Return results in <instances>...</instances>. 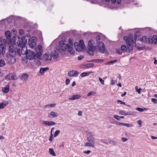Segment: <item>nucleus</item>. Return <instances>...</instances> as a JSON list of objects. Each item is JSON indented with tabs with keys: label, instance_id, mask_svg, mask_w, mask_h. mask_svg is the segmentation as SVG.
<instances>
[{
	"label": "nucleus",
	"instance_id": "nucleus-1",
	"mask_svg": "<svg viewBox=\"0 0 157 157\" xmlns=\"http://www.w3.org/2000/svg\"><path fill=\"white\" fill-rule=\"evenodd\" d=\"M59 51L61 53H63V52L68 50V51L71 54H73L75 53V51L73 48L69 46L68 45L65 44L63 41L59 42Z\"/></svg>",
	"mask_w": 157,
	"mask_h": 157
},
{
	"label": "nucleus",
	"instance_id": "nucleus-2",
	"mask_svg": "<svg viewBox=\"0 0 157 157\" xmlns=\"http://www.w3.org/2000/svg\"><path fill=\"white\" fill-rule=\"evenodd\" d=\"M93 40H89L88 42V46L87 49L88 53L91 56L94 55V51L96 49V46L93 45Z\"/></svg>",
	"mask_w": 157,
	"mask_h": 157
},
{
	"label": "nucleus",
	"instance_id": "nucleus-3",
	"mask_svg": "<svg viewBox=\"0 0 157 157\" xmlns=\"http://www.w3.org/2000/svg\"><path fill=\"white\" fill-rule=\"evenodd\" d=\"M79 43L75 42L74 43V47L76 50L78 52L82 51L85 49V46L82 40H80Z\"/></svg>",
	"mask_w": 157,
	"mask_h": 157
},
{
	"label": "nucleus",
	"instance_id": "nucleus-4",
	"mask_svg": "<svg viewBox=\"0 0 157 157\" xmlns=\"http://www.w3.org/2000/svg\"><path fill=\"white\" fill-rule=\"evenodd\" d=\"M12 40L13 41V43L16 45L21 47L22 44H25V43L23 42V40L21 39L19 37L17 38L14 36L13 37Z\"/></svg>",
	"mask_w": 157,
	"mask_h": 157
},
{
	"label": "nucleus",
	"instance_id": "nucleus-5",
	"mask_svg": "<svg viewBox=\"0 0 157 157\" xmlns=\"http://www.w3.org/2000/svg\"><path fill=\"white\" fill-rule=\"evenodd\" d=\"M26 56L27 58L29 59L32 60L35 59L36 54L33 51L28 50L26 51Z\"/></svg>",
	"mask_w": 157,
	"mask_h": 157
},
{
	"label": "nucleus",
	"instance_id": "nucleus-6",
	"mask_svg": "<svg viewBox=\"0 0 157 157\" xmlns=\"http://www.w3.org/2000/svg\"><path fill=\"white\" fill-rule=\"evenodd\" d=\"M17 49H18V48L16 47L14 48L13 45H11L9 46V55L10 57H14L16 54H17Z\"/></svg>",
	"mask_w": 157,
	"mask_h": 157
},
{
	"label": "nucleus",
	"instance_id": "nucleus-7",
	"mask_svg": "<svg viewBox=\"0 0 157 157\" xmlns=\"http://www.w3.org/2000/svg\"><path fill=\"white\" fill-rule=\"evenodd\" d=\"M130 43L127 44V48L128 49L129 52H130L132 50V46H136V44L135 42L133 40V37L132 36H129Z\"/></svg>",
	"mask_w": 157,
	"mask_h": 157
},
{
	"label": "nucleus",
	"instance_id": "nucleus-8",
	"mask_svg": "<svg viewBox=\"0 0 157 157\" xmlns=\"http://www.w3.org/2000/svg\"><path fill=\"white\" fill-rule=\"evenodd\" d=\"M20 48L21 49H17V54L19 56H21V54L23 55L26 54V51L28 50L25 44H22Z\"/></svg>",
	"mask_w": 157,
	"mask_h": 157
},
{
	"label": "nucleus",
	"instance_id": "nucleus-9",
	"mask_svg": "<svg viewBox=\"0 0 157 157\" xmlns=\"http://www.w3.org/2000/svg\"><path fill=\"white\" fill-rule=\"evenodd\" d=\"M88 142L86 143L84 145L86 146H92L93 147L94 145V143L93 141L94 139L92 136H90L88 137Z\"/></svg>",
	"mask_w": 157,
	"mask_h": 157
},
{
	"label": "nucleus",
	"instance_id": "nucleus-10",
	"mask_svg": "<svg viewBox=\"0 0 157 157\" xmlns=\"http://www.w3.org/2000/svg\"><path fill=\"white\" fill-rule=\"evenodd\" d=\"M35 49L36 53L37 55L38 56H40L43 54L42 48L41 45H39L38 46V48H35Z\"/></svg>",
	"mask_w": 157,
	"mask_h": 157
},
{
	"label": "nucleus",
	"instance_id": "nucleus-11",
	"mask_svg": "<svg viewBox=\"0 0 157 157\" xmlns=\"http://www.w3.org/2000/svg\"><path fill=\"white\" fill-rule=\"evenodd\" d=\"M18 78V77L12 73L8 74L5 77V79L7 80L11 79L17 80Z\"/></svg>",
	"mask_w": 157,
	"mask_h": 157
},
{
	"label": "nucleus",
	"instance_id": "nucleus-12",
	"mask_svg": "<svg viewBox=\"0 0 157 157\" xmlns=\"http://www.w3.org/2000/svg\"><path fill=\"white\" fill-rule=\"evenodd\" d=\"M98 49L100 52L101 53H103L104 52L105 47L104 43L102 42H100L98 44Z\"/></svg>",
	"mask_w": 157,
	"mask_h": 157
},
{
	"label": "nucleus",
	"instance_id": "nucleus-13",
	"mask_svg": "<svg viewBox=\"0 0 157 157\" xmlns=\"http://www.w3.org/2000/svg\"><path fill=\"white\" fill-rule=\"evenodd\" d=\"M52 57L54 59H56L58 58L59 56L58 54V50L56 49L54 50L51 53Z\"/></svg>",
	"mask_w": 157,
	"mask_h": 157
},
{
	"label": "nucleus",
	"instance_id": "nucleus-14",
	"mask_svg": "<svg viewBox=\"0 0 157 157\" xmlns=\"http://www.w3.org/2000/svg\"><path fill=\"white\" fill-rule=\"evenodd\" d=\"M79 72L76 71L72 70L68 72V75L71 77H76L79 74Z\"/></svg>",
	"mask_w": 157,
	"mask_h": 157
},
{
	"label": "nucleus",
	"instance_id": "nucleus-15",
	"mask_svg": "<svg viewBox=\"0 0 157 157\" xmlns=\"http://www.w3.org/2000/svg\"><path fill=\"white\" fill-rule=\"evenodd\" d=\"M81 97L80 95L79 94H75L72 95L69 98V99L71 100H74L80 99Z\"/></svg>",
	"mask_w": 157,
	"mask_h": 157
},
{
	"label": "nucleus",
	"instance_id": "nucleus-16",
	"mask_svg": "<svg viewBox=\"0 0 157 157\" xmlns=\"http://www.w3.org/2000/svg\"><path fill=\"white\" fill-rule=\"evenodd\" d=\"M5 35L6 39L8 40L9 42L7 43H10L11 41L10 32L9 31H6L5 33Z\"/></svg>",
	"mask_w": 157,
	"mask_h": 157
},
{
	"label": "nucleus",
	"instance_id": "nucleus-17",
	"mask_svg": "<svg viewBox=\"0 0 157 157\" xmlns=\"http://www.w3.org/2000/svg\"><path fill=\"white\" fill-rule=\"evenodd\" d=\"M44 58L46 61H49L52 60V58L51 54L49 55L48 53H46L44 55Z\"/></svg>",
	"mask_w": 157,
	"mask_h": 157
},
{
	"label": "nucleus",
	"instance_id": "nucleus-18",
	"mask_svg": "<svg viewBox=\"0 0 157 157\" xmlns=\"http://www.w3.org/2000/svg\"><path fill=\"white\" fill-rule=\"evenodd\" d=\"M43 123L46 125L50 126L54 125L56 124V123L52 121H44Z\"/></svg>",
	"mask_w": 157,
	"mask_h": 157
},
{
	"label": "nucleus",
	"instance_id": "nucleus-19",
	"mask_svg": "<svg viewBox=\"0 0 157 157\" xmlns=\"http://www.w3.org/2000/svg\"><path fill=\"white\" fill-rule=\"evenodd\" d=\"M30 39V36L29 35H26L25 36L24 39L26 43H29V42L31 41Z\"/></svg>",
	"mask_w": 157,
	"mask_h": 157
},
{
	"label": "nucleus",
	"instance_id": "nucleus-20",
	"mask_svg": "<svg viewBox=\"0 0 157 157\" xmlns=\"http://www.w3.org/2000/svg\"><path fill=\"white\" fill-rule=\"evenodd\" d=\"M6 48L5 47H0V56L4 55L6 52Z\"/></svg>",
	"mask_w": 157,
	"mask_h": 157
},
{
	"label": "nucleus",
	"instance_id": "nucleus-21",
	"mask_svg": "<svg viewBox=\"0 0 157 157\" xmlns=\"http://www.w3.org/2000/svg\"><path fill=\"white\" fill-rule=\"evenodd\" d=\"M9 90V85L8 84L5 87L2 88V91L5 93H7Z\"/></svg>",
	"mask_w": 157,
	"mask_h": 157
},
{
	"label": "nucleus",
	"instance_id": "nucleus-22",
	"mask_svg": "<svg viewBox=\"0 0 157 157\" xmlns=\"http://www.w3.org/2000/svg\"><path fill=\"white\" fill-rule=\"evenodd\" d=\"M29 75L27 74H24L22 75L21 77V79L22 80H26L28 78Z\"/></svg>",
	"mask_w": 157,
	"mask_h": 157
},
{
	"label": "nucleus",
	"instance_id": "nucleus-23",
	"mask_svg": "<svg viewBox=\"0 0 157 157\" xmlns=\"http://www.w3.org/2000/svg\"><path fill=\"white\" fill-rule=\"evenodd\" d=\"M8 104V102L7 101H3V103L0 104V109H3L5 106H6Z\"/></svg>",
	"mask_w": 157,
	"mask_h": 157
},
{
	"label": "nucleus",
	"instance_id": "nucleus-24",
	"mask_svg": "<svg viewBox=\"0 0 157 157\" xmlns=\"http://www.w3.org/2000/svg\"><path fill=\"white\" fill-rule=\"evenodd\" d=\"M49 69V68L48 67L42 68L40 69V72L41 74L42 75H43L44 73L47 70H48Z\"/></svg>",
	"mask_w": 157,
	"mask_h": 157
},
{
	"label": "nucleus",
	"instance_id": "nucleus-25",
	"mask_svg": "<svg viewBox=\"0 0 157 157\" xmlns=\"http://www.w3.org/2000/svg\"><path fill=\"white\" fill-rule=\"evenodd\" d=\"M0 41L2 42L3 43H5V44H9V43H8L7 42H9L8 40H7L6 39L3 38V37H1L0 36Z\"/></svg>",
	"mask_w": 157,
	"mask_h": 157
},
{
	"label": "nucleus",
	"instance_id": "nucleus-26",
	"mask_svg": "<svg viewBox=\"0 0 157 157\" xmlns=\"http://www.w3.org/2000/svg\"><path fill=\"white\" fill-rule=\"evenodd\" d=\"M29 46L32 48H35L36 43L34 41H30L29 42Z\"/></svg>",
	"mask_w": 157,
	"mask_h": 157
},
{
	"label": "nucleus",
	"instance_id": "nucleus-27",
	"mask_svg": "<svg viewBox=\"0 0 157 157\" xmlns=\"http://www.w3.org/2000/svg\"><path fill=\"white\" fill-rule=\"evenodd\" d=\"M68 44H67L69 46L73 48V41L71 39H69L68 40Z\"/></svg>",
	"mask_w": 157,
	"mask_h": 157
},
{
	"label": "nucleus",
	"instance_id": "nucleus-28",
	"mask_svg": "<svg viewBox=\"0 0 157 157\" xmlns=\"http://www.w3.org/2000/svg\"><path fill=\"white\" fill-rule=\"evenodd\" d=\"M121 49L122 52H124L127 51V48L125 45H123L121 46Z\"/></svg>",
	"mask_w": 157,
	"mask_h": 157
},
{
	"label": "nucleus",
	"instance_id": "nucleus-29",
	"mask_svg": "<svg viewBox=\"0 0 157 157\" xmlns=\"http://www.w3.org/2000/svg\"><path fill=\"white\" fill-rule=\"evenodd\" d=\"M49 153L51 155L53 156H55L56 155V154L55 153L54 150L53 149H49Z\"/></svg>",
	"mask_w": 157,
	"mask_h": 157
},
{
	"label": "nucleus",
	"instance_id": "nucleus-30",
	"mask_svg": "<svg viewBox=\"0 0 157 157\" xmlns=\"http://www.w3.org/2000/svg\"><path fill=\"white\" fill-rule=\"evenodd\" d=\"M124 39L126 41V44H128V43H130V38H129L127 36H124Z\"/></svg>",
	"mask_w": 157,
	"mask_h": 157
},
{
	"label": "nucleus",
	"instance_id": "nucleus-31",
	"mask_svg": "<svg viewBox=\"0 0 157 157\" xmlns=\"http://www.w3.org/2000/svg\"><path fill=\"white\" fill-rule=\"evenodd\" d=\"M6 64V63L4 60L1 59L0 60V67L4 66Z\"/></svg>",
	"mask_w": 157,
	"mask_h": 157
},
{
	"label": "nucleus",
	"instance_id": "nucleus-32",
	"mask_svg": "<svg viewBox=\"0 0 157 157\" xmlns=\"http://www.w3.org/2000/svg\"><path fill=\"white\" fill-rule=\"evenodd\" d=\"M148 38L146 36H143L141 38V40L144 42H146L148 40Z\"/></svg>",
	"mask_w": 157,
	"mask_h": 157
},
{
	"label": "nucleus",
	"instance_id": "nucleus-33",
	"mask_svg": "<svg viewBox=\"0 0 157 157\" xmlns=\"http://www.w3.org/2000/svg\"><path fill=\"white\" fill-rule=\"evenodd\" d=\"M152 43L153 42H156L157 41V36L156 35H154L152 37Z\"/></svg>",
	"mask_w": 157,
	"mask_h": 157
},
{
	"label": "nucleus",
	"instance_id": "nucleus-34",
	"mask_svg": "<svg viewBox=\"0 0 157 157\" xmlns=\"http://www.w3.org/2000/svg\"><path fill=\"white\" fill-rule=\"evenodd\" d=\"M147 108H144V109H142L141 108H140L139 107L137 108L136 109L138 111L140 112H143L144 110H147Z\"/></svg>",
	"mask_w": 157,
	"mask_h": 157
},
{
	"label": "nucleus",
	"instance_id": "nucleus-35",
	"mask_svg": "<svg viewBox=\"0 0 157 157\" xmlns=\"http://www.w3.org/2000/svg\"><path fill=\"white\" fill-rule=\"evenodd\" d=\"M50 115L53 117H56L58 116L56 113L53 111H52L50 113Z\"/></svg>",
	"mask_w": 157,
	"mask_h": 157
},
{
	"label": "nucleus",
	"instance_id": "nucleus-36",
	"mask_svg": "<svg viewBox=\"0 0 157 157\" xmlns=\"http://www.w3.org/2000/svg\"><path fill=\"white\" fill-rule=\"evenodd\" d=\"M56 105V104H50V105H46L44 106V107L45 108H47V107H48V106H50L51 107H54Z\"/></svg>",
	"mask_w": 157,
	"mask_h": 157
},
{
	"label": "nucleus",
	"instance_id": "nucleus-37",
	"mask_svg": "<svg viewBox=\"0 0 157 157\" xmlns=\"http://www.w3.org/2000/svg\"><path fill=\"white\" fill-rule=\"evenodd\" d=\"M96 93L94 91H91L88 93L87 95V96H89L91 95H94Z\"/></svg>",
	"mask_w": 157,
	"mask_h": 157
},
{
	"label": "nucleus",
	"instance_id": "nucleus-38",
	"mask_svg": "<svg viewBox=\"0 0 157 157\" xmlns=\"http://www.w3.org/2000/svg\"><path fill=\"white\" fill-rule=\"evenodd\" d=\"M89 75V74H88L87 72H83L82 73L80 74V76L81 77H83Z\"/></svg>",
	"mask_w": 157,
	"mask_h": 157
},
{
	"label": "nucleus",
	"instance_id": "nucleus-39",
	"mask_svg": "<svg viewBox=\"0 0 157 157\" xmlns=\"http://www.w3.org/2000/svg\"><path fill=\"white\" fill-rule=\"evenodd\" d=\"M22 61L23 63H26L28 62V60L25 57H23L22 58Z\"/></svg>",
	"mask_w": 157,
	"mask_h": 157
},
{
	"label": "nucleus",
	"instance_id": "nucleus-40",
	"mask_svg": "<svg viewBox=\"0 0 157 157\" xmlns=\"http://www.w3.org/2000/svg\"><path fill=\"white\" fill-rule=\"evenodd\" d=\"M123 125L126 126L127 127H131L133 126L132 124H128L126 123H123Z\"/></svg>",
	"mask_w": 157,
	"mask_h": 157
},
{
	"label": "nucleus",
	"instance_id": "nucleus-41",
	"mask_svg": "<svg viewBox=\"0 0 157 157\" xmlns=\"http://www.w3.org/2000/svg\"><path fill=\"white\" fill-rule=\"evenodd\" d=\"M59 132H60V131L59 130H56L55 132V133L54 135V137H55L57 136L59 134Z\"/></svg>",
	"mask_w": 157,
	"mask_h": 157
},
{
	"label": "nucleus",
	"instance_id": "nucleus-42",
	"mask_svg": "<svg viewBox=\"0 0 157 157\" xmlns=\"http://www.w3.org/2000/svg\"><path fill=\"white\" fill-rule=\"evenodd\" d=\"M51 136L49 138V140L51 142H52L53 139V134L52 132V131H51Z\"/></svg>",
	"mask_w": 157,
	"mask_h": 157
},
{
	"label": "nucleus",
	"instance_id": "nucleus-43",
	"mask_svg": "<svg viewBox=\"0 0 157 157\" xmlns=\"http://www.w3.org/2000/svg\"><path fill=\"white\" fill-rule=\"evenodd\" d=\"M24 30L23 29H21L19 30V33L21 35H22L24 34Z\"/></svg>",
	"mask_w": 157,
	"mask_h": 157
},
{
	"label": "nucleus",
	"instance_id": "nucleus-44",
	"mask_svg": "<svg viewBox=\"0 0 157 157\" xmlns=\"http://www.w3.org/2000/svg\"><path fill=\"white\" fill-rule=\"evenodd\" d=\"M109 143L110 144H112V145H115L117 144L116 143V142H114L113 141L111 140L109 141Z\"/></svg>",
	"mask_w": 157,
	"mask_h": 157
},
{
	"label": "nucleus",
	"instance_id": "nucleus-45",
	"mask_svg": "<svg viewBox=\"0 0 157 157\" xmlns=\"http://www.w3.org/2000/svg\"><path fill=\"white\" fill-rule=\"evenodd\" d=\"M99 81L100 82L102 85L104 84V80H102V79L101 78L99 77Z\"/></svg>",
	"mask_w": 157,
	"mask_h": 157
},
{
	"label": "nucleus",
	"instance_id": "nucleus-46",
	"mask_svg": "<svg viewBox=\"0 0 157 157\" xmlns=\"http://www.w3.org/2000/svg\"><path fill=\"white\" fill-rule=\"evenodd\" d=\"M113 117L115 118L116 119L118 120H120V116L118 115H114L113 116Z\"/></svg>",
	"mask_w": 157,
	"mask_h": 157
},
{
	"label": "nucleus",
	"instance_id": "nucleus-47",
	"mask_svg": "<svg viewBox=\"0 0 157 157\" xmlns=\"http://www.w3.org/2000/svg\"><path fill=\"white\" fill-rule=\"evenodd\" d=\"M101 37L100 36L98 35L96 37V40L98 42L100 40Z\"/></svg>",
	"mask_w": 157,
	"mask_h": 157
},
{
	"label": "nucleus",
	"instance_id": "nucleus-48",
	"mask_svg": "<svg viewBox=\"0 0 157 157\" xmlns=\"http://www.w3.org/2000/svg\"><path fill=\"white\" fill-rule=\"evenodd\" d=\"M118 61L116 59L113 60H112L111 61H110V64H112L113 63H115L117 62Z\"/></svg>",
	"mask_w": 157,
	"mask_h": 157
},
{
	"label": "nucleus",
	"instance_id": "nucleus-49",
	"mask_svg": "<svg viewBox=\"0 0 157 157\" xmlns=\"http://www.w3.org/2000/svg\"><path fill=\"white\" fill-rule=\"evenodd\" d=\"M116 51H117V52L119 54H121L122 53V52H123L122 51L121 49H116Z\"/></svg>",
	"mask_w": 157,
	"mask_h": 157
},
{
	"label": "nucleus",
	"instance_id": "nucleus-50",
	"mask_svg": "<svg viewBox=\"0 0 157 157\" xmlns=\"http://www.w3.org/2000/svg\"><path fill=\"white\" fill-rule=\"evenodd\" d=\"M119 113L120 114L123 115H125V113L123 111L121 110L119 111Z\"/></svg>",
	"mask_w": 157,
	"mask_h": 157
},
{
	"label": "nucleus",
	"instance_id": "nucleus-51",
	"mask_svg": "<svg viewBox=\"0 0 157 157\" xmlns=\"http://www.w3.org/2000/svg\"><path fill=\"white\" fill-rule=\"evenodd\" d=\"M134 115V113H132L129 112H127V113H125V115Z\"/></svg>",
	"mask_w": 157,
	"mask_h": 157
},
{
	"label": "nucleus",
	"instance_id": "nucleus-52",
	"mask_svg": "<svg viewBox=\"0 0 157 157\" xmlns=\"http://www.w3.org/2000/svg\"><path fill=\"white\" fill-rule=\"evenodd\" d=\"M31 41L35 42L36 40V37L35 36H33L31 38Z\"/></svg>",
	"mask_w": 157,
	"mask_h": 157
},
{
	"label": "nucleus",
	"instance_id": "nucleus-53",
	"mask_svg": "<svg viewBox=\"0 0 157 157\" xmlns=\"http://www.w3.org/2000/svg\"><path fill=\"white\" fill-rule=\"evenodd\" d=\"M151 101L152 102H154V103H157V99H156L152 98L151 99Z\"/></svg>",
	"mask_w": 157,
	"mask_h": 157
},
{
	"label": "nucleus",
	"instance_id": "nucleus-54",
	"mask_svg": "<svg viewBox=\"0 0 157 157\" xmlns=\"http://www.w3.org/2000/svg\"><path fill=\"white\" fill-rule=\"evenodd\" d=\"M84 58V57L82 56H80L78 57V59L79 60H81L82 59Z\"/></svg>",
	"mask_w": 157,
	"mask_h": 157
},
{
	"label": "nucleus",
	"instance_id": "nucleus-55",
	"mask_svg": "<svg viewBox=\"0 0 157 157\" xmlns=\"http://www.w3.org/2000/svg\"><path fill=\"white\" fill-rule=\"evenodd\" d=\"M137 122L138 125H141L142 121L140 120H139L137 121ZM141 126H140V127H141Z\"/></svg>",
	"mask_w": 157,
	"mask_h": 157
},
{
	"label": "nucleus",
	"instance_id": "nucleus-56",
	"mask_svg": "<svg viewBox=\"0 0 157 157\" xmlns=\"http://www.w3.org/2000/svg\"><path fill=\"white\" fill-rule=\"evenodd\" d=\"M117 102L118 103H120V104H123L125 105V102H123L120 100H118Z\"/></svg>",
	"mask_w": 157,
	"mask_h": 157
},
{
	"label": "nucleus",
	"instance_id": "nucleus-57",
	"mask_svg": "<svg viewBox=\"0 0 157 157\" xmlns=\"http://www.w3.org/2000/svg\"><path fill=\"white\" fill-rule=\"evenodd\" d=\"M66 84L67 85H68L69 84L70 82V80L68 79H67L66 81Z\"/></svg>",
	"mask_w": 157,
	"mask_h": 157
},
{
	"label": "nucleus",
	"instance_id": "nucleus-58",
	"mask_svg": "<svg viewBox=\"0 0 157 157\" xmlns=\"http://www.w3.org/2000/svg\"><path fill=\"white\" fill-rule=\"evenodd\" d=\"M121 140L123 142H125L128 140V139L127 138L124 137H123Z\"/></svg>",
	"mask_w": 157,
	"mask_h": 157
},
{
	"label": "nucleus",
	"instance_id": "nucleus-59",
	"mask_svg": "<svg viewBox=\"0 0 157 157\" xmlns=\"http://www.w3.org/2000/svg\"><path fill=\"white\" fill-rule=\"evenodd\" d=\"M123 123H121V122H117L116 123V124L117 125H123Z\"/></svg>",
	"mask_w": 157,
	"mask_h": 157
},
{
	"label": "nucleus",
	"instance_id": "nucleus-60",
	"mask_svg": "<svg viewBox=\"0 0 157 157\" xmlns=\"http://www.w3.org/2000/svg\"><path fill=\"white\" fill-rule=\"evenodd\" d=\"M84 65V66H85L86 67H90V64L89 63L87 64H86L85 65ZM84 67H85L84 66Z\"/></svg>",
	"mask_w": 157,
	"mask_h": 157
},
{
	"label": "nucleus",
	"instance_id": "nucleus-61",
	"mask_svg": "<svg viewBox=\"0 0 157 157\" xmlns=\"http://www.w3.org/2000/svg\"><path fill=\"white\" fill-rule=\"evenodd\" d=\"M94 60L97 62H102L103 61V60L102 59H95Z\"/></svg>",
	"mask_w": 157,
	"mask_h": 157
},
{
	"label": "nucleus",
	"instance_id": "nucleus-62",
	"mask_svg": "<svg viewBox=\"0 0 157 157\" xmlns=\"http://www.w3.org/2000/svg\"><path fill=\"white\" fill-rule=\"evenodd\" d=\"M90 151L88 150L87 151H84L83 152L84 153H85V154H89V153H90Z\"/></svg>",
	"mask_w": 157,
	"mask_h": 157
},
{
	"label": "nucleus",
	"instance_id": "nucleus-63",
	"mask_svg": "<svg viewBox=\"0 0 157 157\" xmlns=\"http://www.w3.org/2000/svg\"><path fill=\"white\" fill-rule=\"evenodd\" d=\"M141 88H140L139 89H138L137 90H136V91H137L139 94H140L141 93Z\"/></svg>",
	"mask_w": 157,
	"mask_h": 157
},
{
	"label": "nucleus",
	"instance_id": "nucleus-64",
	"mask_svg": "<svg viewBox=\"0 0 157 157\" xmlns=\"http://www.w3.org/2000/svg\"><path fill=\"white\" fill-rule=\"evenodd\" d=\"M111 84L113 85H114L115 84V82L113 80V78H112V79L111 80Z\"/></svg>",
	"mask_w": 157,
	"mask_h": 157
}]
</instances>
